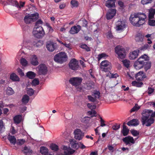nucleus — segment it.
<instances>
[{"instance_id":"1","label":"nucleus","mask_w":155,"mask_h":155,"mask_svg":"<svg viewBox=\"0 0 155 155\" xmlns=\"http://www.w3.org/2000/svg\"><path fill=\"white\" fill-rule=\"evenodd\" d=\"M141 121L142 125L145 124L147 127L150 126L154 123L155 117V110L154 112L152 110L145 109L141 113Z\"/></svg>"},{"instance_id":"2","label":"nucleus","mask_w":155,"mask_h":155,"mask_svg":"<svg viewBox=\"0 0 155 155\" xmlns=\"http://www.w3.org/2000/svg\"><path fill=\"white\" fill-rule=\"evenodd\" d=\"M147 17L144 13H135L130 15L129 20L133 26L139 27L145 24Z\"/></svg>"},{"instance_id":"3","label":"nucleus","mask_w":155,"mask_h":155,"mask_svg":"<svg viewBox=\"0 0 155 155\" xmlns=\"http://www.w3.org/2000/svg\"><path fill=\"white\" fill-rule=\"evenodd\" d=\"M149 59V58L146 54L142 55L135 62L134 65V67L137 70L142 68L145 63V61H147Z\"/></svg>"},{"instance_id":"4","label":"nucleus","mask_w":155,"mask_h":155,"mask_svg":"<svg viewBox=\"0 0 155 155\" xmlns=\"http://www.w3.org/2000/svg\"><path fill=\"white\" fill-rule=\"evenodd\" d=\"M54 59L55 62L62 64L67 60V56L65 52H61L56 54Z\"/></svg>"},{"instance_id":"5","label":"nucleus","mask_w":155,"mask_h":155,"mask_svg":"<svg viewBox=\"0 0 155 155\" xmlns=\"http://www.w3.org/2000/svg\"><path fill=\"white\" fill-rule=\"evenodd\" d=\"M38 17L39 15L37 13L32 14H28L25 17L24 20L26 24H29L35 21Z\"/></svg>"},{"instance_id":"6","label":"nucleus","mask_w":155,"mask_h":155,"mask_svg":"<svg viewBox=\"0 0 155 155\" xmlns=\"http://www.w3.org/2000/svg\"><path fill=\"white\" fill-rule=\"evenodd\" d=\"M100 64V68L102 70L105 72L109 71L112 68L111 63L107 60L102 61Z\"/></svg>"},{"instance_id":"7","label":"nucleus","mask_w":155,"mask_h":155,"mask_svg":"<svg viewBox=\"0 0 155 155\" xmlns=\"http://www.w3.org/2000/svg\"><path fill=\"white\" fill-rule=\"evenodd\" d=\"M33 34L34 36L38 38L43 37L45 35V31L42 27H39L36 29H33Z\"/></svg>"},{"instance_id":"8","label":"nucleus","mask_w":155,"mask_h":155,"mask_svg":"<svg viewBox=\"0 0 155 155\" xmlns=\"http://www.w3.org/2000/svg\"><path fill=\"white\" fill-rule=\"evenodd\" d=\"M115 52L118 55V58L121 59L124 58L126 55V52L124 48L121 46H118L115 48Z\"/></svg>"},{"instance_id":"9","label":"nucleus","mask_w":155,"mask_h":155,"mask_svg":"<svg viewBox=\"0 0 155 155\" xmlns=\"http://www.w3.org/2000/svg\"><path fill=\"white\" fill-rule=\"evenodd\" d=\"M36 71L38 74L40 75H45L47 72V68L44 64H40L37 68Z\"/></svg>"},{"instance_id":"10","label":"nucleus","mask_w":155,"mask_h":155,"mask_svg":"<svg viewBox=\"0 0 155 155\" xmlns=\"http://www.w3.org/2000/svg\"><path fill=\"white\" fill-rule=\"evenodd\" d=\"M74 137L75 139L78 140H81L84 136V133L80 129H77L74 131Z\"/></svg>"},{"instance_id":"11","label":"nucleus","mask_w":155,"mask_h":155,"mask_svg":"<svg viewBox=\"0 0 155 155\" xmlns=\"http://www.w3.org/2000/svg\"><path fill=\"white\" fill-rule=\"evenodd\" d=\"M82 81L81 78L77 77L71 78L69 81L70 83L75 87L79 85Z\"/></svg>"},{"instance_id":"12","label":"nucleus","mask_w":155,"mask_h":155,"mask_svg":"<svg viewBox=\"0 0 155 155\" xmlns=\"http://www.w3.org/2000/svg\"><path fill=\"white\" fill-rule=\"evenodd\" d=\"M116 29L117 31H122L125 28L126 24L124 21H118L116 23Z\"/></svg>"},{"instance_id":"13","label":"nucleus","mask_w":155,"mask_h":155,"mask_svg":"<svg viewBox=\"0 0 155 155\" xmlns=\"http://www.w3.org/2000/svg\"><path fill=\"white\" fill-rule=\"evenodd\" d=\"M63 149L64 150V154L62 153H58L57 155H69L72 154L75 151L71 149L69 147L66 146H63Z\"/></svg>"},{"instance_id":"14","label":"nucleus","mask_w":155,"mask_h":155,"mask_svg":"<svg viewBox=\"0 0 155 155\" xmlns=\"http://www.w3.org/2000/svg\"><path fill=\"white\" fill-rule=\"evenodd\" d=\"M122 140L126 145L129 146H130L135 143V141L133 138L130 136H128L124 138Z\"/></svg>"},{"instance_id":"15","label":"nucleus","mask_w":155,"mask_h":155,"mask_svg":"<svg viewBox=\"0 0 155 155\" xmlns=\"http://www.w3.org/2000/svg\"><path fill=\"white\" fill-rule=\"evenodd\" d=\"M69 66L73 70H77L79 68L78 61L75 59H72L69 63Z\"/></svg>"},{"instance_id":"16","label":"nucleus","mask_w":155,"mask_h":155,"mask_svg":"<svg viewBox=\"0 0 155 155\" xmlns=\"http://www.w3.org/2000/svg\"><path fill=\"white\" fill-rule=\"evenodd\" d=\"M9 4L15 6L18 8H21L23 7L25 3L24 2H21L19 4L18 2L15 0H7Z\"/></svg>"},{"instance_id":"17","label":"nucleus","mask_w":155,"mask_h":155,"mask_svg":"<svg viewBox=\"0 0 155 155\" xmlns=\"http://www.w3.org/2000/svg\"><path fill=\"white\" fill-rule=\"evenodd\" d=\"M116 14V10L114 8L110 9L108 11L106 15V18L109 20L112 18Z\"/></svg>"},{"instance_id":"18","label":"nucleus","mask_w":155,"mask_h":155,"mask_svg":"<svg viewBox=\"0 0 155 155\" xmlns=\"http://www.w3.org/2000/svg\"><path fill=\"white\" fill-rule=\"evenodd\" d=\"M29 61L33 66H36L39 64L37 57L35 55H31L30 57Z\"/></svg>"},{"instance_id":"19","label":"nucleus","mask_w":155,"mask_h":155,"mask_svg":"<svg viewBox=\"0 0 155 155\" xmlns=\"http://www.w3.org/2000/svg\"><path fill=\"white\" fill-rule=\"evenodd\" d=\"M46 48L48 51L52 52L57 48V45L53 42H48L46 45Z\"/></svg>"},{"instance_id":"20","label":"nucleus","mask_w":155,"mask_h":155,"mask_svg":"<svg viewBox=\"0 0 155 155\" xmlns=\"http://www.w3.org/2000/svg\"><path fill=\"white\" fill-rule=\"evenodd\" d=\"M81 29V26L79 25L74 26L72 27L69 31L70 34L74 35L78 33Z\"/></svg>"},{"instance_id":"21","label":"nucleus","mask_w":155,"mask_h":155,"mask_svg":"<svg viewBox=\"0 0 155 155\" xmlns=\"http://www.w3.org/2000/svg\"><path fill=\"white\" fill-rule=\"evenodd\" d=\"M136 79L138 81H140L146 78L143 72L140 71L135 75Z\"/></svg>"},{"instance_id":"22","label":"nucleus","mask_w":155,"mask_h":155,"mask_svg":"<svg viewBox=\"0 0 155 155\" xmlns=\"http://www.w3.org/2000/svg\"><path fill=\"white\" fill-rule=\"evenodd\" d=\"M70 144L72 148L77 149L79 147V145L76 140L74 139H70L69 140Z\"/></svg>"},{"instance_id":"23","label":"nucleus","mask_w":155,"mask_h":155,"mask_svg":"<svg viewBox=\"0 0 155 155\" xmlns=\"http://www.w3.org/2000/svg\"><path fill=\"white\" fill-rule=\"evenodd\" d=\"M139 51L138 50H136L130 53L129 57L130 59L134 60L138 56Z\"/></svg>"},{"instance_id":"24","label":"nucleus","mask_w":155,"mask_h":155,"mask_svg":"<svg viewBox=\"0 0 155 155\" xmlns=\"http://www.w3.org/2000/svg\"><path fill=\"white\" fill-rule=\"evenodd\" d=\"M115 1L113 0H108L106 1V6L108 8L114 7L115 6Z\"/></svg>"},{"instance_id":"25","label":"nucleus","mask_w":155,"mask_h":155,"mask_svg":"<svg viewBox=\"0 0 155 155\" xmlns=\"http://www.w3.org/2000/svg\"><path fill=\"white\" fill-rule=\"evenodd\" d=\"M139 121L137 119H133L130 120L127 123V125L129 126H137L139 125Z\"/></svg>"},{"instance_id":"26","label":"nucleus","mask_w":155,"mask_h":155,"mask_svg":"<svg viewBox=\"0 0 155 155\" xmlns=\"http://www.w3.org/2000/svg\"><path fill=\"white\" fill-rule=\"evenodd\" d=\"M10 143L13 145H15L16 143V140L14 136L8 135L7 137Z\"/></svg>"},{"instance_id":"27","label":"nucleus","mask_w":155,"mask_h":155,"mask_svg":"<svg viewBox=\"0 0 155 155\" xmlns=\"http://www.w3.org/2000/svg\"><path fill=\"white\" fill-rule=\"evenodd\" d=\"M10 78L13 81H18L20 80L19 77L15 73H12L10 75Z\"/></svg>"},{"instance_id":"28","label":"nucleus","mask_w":155,"mask_h":155,"mask_svg":"<svg viewBox=\"0 0 155 155\" xmlns=\"http://www.w3.org/2000/svg\"><path fill=\"white\" fill-rule=\"evenodd\" d=\"M155 14V9L151 8L149 10V19H153Z\"/></svg>"},{"instance_id":"29","label":"nucleus","mask_w":155,"mask_h":155,"mask_svg":"<svg viewBox=\"0 0 155 155\" xmlns=\"http://www.w3.org/2000/svg\"><path fill=\"white\" fill-rule=\"evenodd\" d=\"M43 44V41L41 40L34 41L32 43L33 46L37 47H39L41 46Z\"/></svg>"},{"instance_id":"30","label":"nucleus","mask_w":155,"mask_h":155,"mask_svg":"<svg viewBox=\"0 0 155 155\" xmlns=\"http://www.w3.org/2000/svg\"><path fill=\"white\" fill-rule=\"evenodd\" d=\"M144 36L141 34L139 33L136 35L135 39L137 42H142L143 41Z\"/></svg>"},{"instance_id":"31","label":"nucleus","mask_w":155,"mask_h":155,"mask_svg":"<svg viewBox=\"0 0 155 155\" xmlns=\"http://www.w3.org/2000/svg\"><path fill=\"white\" fill-rule=\"evenodd\" d=\"M40 152L43 155H47L48 152V150L47 148L45 147H41L40 148Z\"/></svg>"},{"instance_id":"32","label":"nucleus","mask_w":155,"mask_h":155,"mask_svg":"<svg viewBox=\"0 0 155 155\" xmlns=\"http://www.w3.org/2000/svg\"><path fill=\"white\" fill-rule=\"evenodd\" d=\"M129 132V130L128 129L126 126L124 125L123 127V129L121 131V133L124 136H126L127 135Z\"/></svg>"},{"instance_id":"33","label":"nucleus","mask_w":155,"mask_h":155,"mask_svg":"<svg viewBox=\"0 0 155 155\" xmlns=\"http://www.w3.org/2000/svg\"><path fill=\"white\" fill-rule=\"evenodd\" d=\"M43 22L41 19H39L35 23V27L33 29H35L38 28L39 27H42L41 25L43 24Z\"/></svg>"},{"instance_id":"34","label":"nucleus","mask_w":155,"mask_h":155,"mask_svg":"<svg viewBox=\"0 0 155 155\" xmlns=\"http://www.w3.org/2000/svg\"><path fill=\"white\" fill-rule=\"evenodd\" d=\"M27 76L29 78L33 79L36 76V74L31 71H29L26 73Z\"/></svg>"},{"instance_id":"35","label":"nucleus","mask_w":155,"mask_h":155,"mask_svg":"<svg viewBox=\"0 0 155 155\" xmlns=\"http://www.w3.org/2000/svg\"><path fill=\"white\" fill-rule=\"evenodd\" d=\"M14 120L15 123L18 124L19 123L21 120V116L20 115H17L15 116L14 118Z\"/></svg>"},{"instance_id":"36","label":"nucleus","mask_w":155,"mask_h":155,"mask_svg":"<svg viewBox=\"0 0 155 155\" xmlns=\"http://www.w3.org/2000/svg\"><path fill=\"white\" fill-rule=\"evenodd\" d=\"M29 98L27 94L23 96L22 98V102L23 104H26L29 101Z\"/></svg>"},{"instance_id":"37","label":"nucleus","mask_w":155,"mask_h":155,"mask_svg":"<svg viewBox=\"0 0 155 155\" xmlns=\"http://www.w3.org/2000/svg\"><path fill=\"white\" fill-rule=\"evenodd\" d=\"M23 152L27 155H29L32 153V150L29 148L25 147L22 150Z\"/></svg>"},{"instance_id":"38","label":"nucleus","mask_w":155,"mask_h":155,"mask_svg":"<svg viewBox=\"0 0 155 155\" xmlns=\"http://www.w3.org/2000/svg\"><path fill=\"white\" fill-rule=\"evenodd\" d=\"M6 94L8 95H11L14 93V91L11 87H8L6 91Z\"/></svg>"},{"instance_id":"39","label":"nucleus","mask_w":155,"mask_h":155,"mask_svg":"<svg viewBox=\"0 0 155 155\" xmlns=\"http://www.w3.org/2000/svg\"><path fill=\"white\" fill-rule=\"evenodd\" d=\"M108 57V55L105 53H102L99 54L97 57V60L99 61L102 59H105Z\"/></svg>"},{"instance_id":"40","label":"nucleus","mask_w":155,"mask_h":155,"mask_svg":"<svg viewBox=\"0 0 155 155\" xmlns=\"http://www.w3.org/2000/svg\"><path fill=\"white\" fill-rule=\"evenodd\" d=\"M100 93L99 91H94L92 94L93 96L94 97V98L96 99L97 98H99L100 97Z\"/></svg>"},{"instance_id":"41","label":"nucleus","mask_w":155,"mask_h":155,"mask_svg":"<svg viewBox=\"0 0 155 155\" xmlns=\"http://www.w3.org/2000/svg\"><path fill=\"white\" fill-rule=\"evenodd\" d=\"M28 41L26 39H24L21 44L18 46L19 48H21V49H22L23 47L25 46L28 44Z\"/></svg>"},{"instance_id":"42","label":"nucleus","mask_w":155,"mask_h":155,"mask_svg":"<svg viewBox=\"0 0 155 155\" xmlns=\"http://www.w3.org/2000/svg\"><path fill=\"white\" fill-rule=\"evenodd\" d=\"M71 4L72 7H77L78 5V2L75 0H72L71 2Z\"/></svg>"},{"instance_id":"43","label":"nucleus","mask_w":155,"mask_h":155,"mask_svg":"<svg viewBox=\"0 0 155 155\" xmlns=\"http://www.w3.org/2000/svg\"><path fill=\"white\" fill-rule=\"evenodd\" d=\"M132 85L137 87H141L143 84L142 82L138 83L136 81H133L132 82Z\"/></svg>"},{"instance_id":"44","label":"nucleus","mask_w":155,"mask_h":155,"mask_svg":"<svg viewBox=\"0 0 155 155\" xmlns=\"http://www.w3.org/2000/svg\"><path fill=\"white\" fill-rule=\"evenodd\" d=\"M5 130V127L3 125V123L2 120H0V133H2Z\"/></svg>"},{"instance_id":"45","label":"nucleus","mask_w":155,"mask_h":155,"mask_svg":"<svg viewBox=\"0 0 155 155\" xmlns=\"http://www.w3.org/2000/svg\"><path fill=\"white\" fill-rule=\"evenodd\" d=\"M148 24L150 26H155V20L153 19H149Z\"/></svg>"},{"instance_id":"46","label":"nucleus","mask_w":155,"mask_h":155,"mask_svg":"<svg viewBox=\"0 0 155 155\" xmlns=\"http://www.w3.org/2000/svg\"><path fill=\"white\" fill-rule=\"evenodd\" d=\"M27 94L30 96H31L34 93V91L31 88H27Z\"/></svg>"},{"instance_id":"47","label":"nucleus","mask_w":155,"mask_h":155,"mask_svg":"<svg viewBox=\"0 0 155 155\" xmlns=\"http://www.w3.org/2000/svg\"><path fill=\"white\" fill-rule=\"evenodd\" d=\"M106 76L107 77H109L110 78H116L118 77V75L117 73L113 74L110 73H108Z\"/></svg>"},{"instance_id":"48","label":"nucleus","mask_w":155,"mask_h":155,"mask_svg":"<svg viewBox=\"0 0 155 155\" xmlns=\"http://www.w3.org/2000/svg\"><path fill=\"white\" fill-rule=\"evenodd\" d=\"M45 25L47 28L48 29V30L49 32L50 33H51L53 31V29L52 27L50 26V24L48 23H46Z\"/></svg>"},{"instance_id":"49","label":"nucleus","mask_w":155,"mask_h":155,"mask_svg":"<svg viewBox=\"0 0 155 155\" xmlns=\"http://www.w3.org/2000/svg\"><path fill=\"white\" fill-rule=\"evenodd\" d=\"M140 107V106H138L137 104H136L134 106L131 110L130 112H133L137 111Z\"/></svg>"},{"instance_id":"50","label":"nucleus","mask_w":155,"mask_h":155,"mask_svg":"<svg viewBox=\"0 0 155 155\" xmlns=\"http://www.w3.org/2000/svg\"><path fill=\"white\" fill-rule=\"evenodd\" d=\"M51 149L54 151H57L58 149V146L56 144H52L50 146Z\"/></svg>"},{"instance_id":"51","label":"nucleus","mask_w":155,"mask_h":155,"mask_svg":"<svg viewBox=\"0 0 155 155\" xmlns=\"http://www.w3.org/2000/svg\"><path fill=\"white\" fill-rule=\"evenodd\" d=\"M21 63L24 66H26L28 65V61L25 58H22L20 61Z\"/></svg>"},{"instance_id":"52","label":"nucleus","mask_w":155,"mask_h":155,"mask_svg":"<svg viewBox=\"0 0 155 155\" xmlns=\"http://www.w3.org/2000/svg\"><path fill=\"white\" fill-rule=\"evenodd\" d=\"M130 132L132 135L134 137H138L139 134L138 131L135 130H130Z\"/></svg>"},{"instance_id":"53","label":"nucleus","mask_w":155,"mask_h":155,"mask_svg":"<svg viewBox=\"0 0 155 155\" xmlns=\"http://www.w3.org/2000/svg\"><path fill=\"white\" fill-rule=\"evenodd\" d=\"M80 22L82 26L86 27L87 26V21L85 19H83L80 20Z\"/></svg>"},{"instance_id":"54","label":"nucleus","mask_w":155,"mask_h":155,"mask_svg":"<svg viewBox=\"0 0 155 155\" xmlns=\"http://www.w3.org/2000/svg\"><path fill=\"white\" fill-rule=\"evenodd\" d=\"M122 62L124 65L127 68H128L129 67L130 64V62L129 60L125 59L123 60Z\"/></svg>"},{"instance_id":"55","label":"nucleus","mask_w":155,"mask_h":155,"mask_svg":"<svg viewBox=\"0 0 155 155\" xmlns=\"http://www.w3.org/2000/svg\"><path fill=\"white\" fill-rule=\"evenodd\" d=\"M87 106L88 108L91 110L95 109L96 107L95 104L90 103H88Z\"/></svg>"},{"instance_id":"56","label":"nucleus","mask_w":155,"mask_h":155,"mask_svg":"<svg viewBox=\"0 0 155 155\" xmlns=\"http://www.w3.org/2000/svg\"><path fill=\"white\" fill-rule=\"evenodd\" d=\"M81 47L84 49H85L87 51H90V49L86 44H83L81 45Z\"/></svg>"},{"instance_id":"57","label":"nucleus","mask_w":155,"mask_h":155,"mask_svg":"<svg viewBox=\"0 0 155 155\" xmlns=\"http://www.w3.org/2000/svg\"><path fill=\"white\" fill-rule=\"evenodd\" d=\"M26 140L24 139L18 140L17 141V143L18 145H21L24 144Z\"/></svg>"},{"instance_id":"58","label":"nucleus","mask_w":155,"mask_h":155,"mask_svg":"<svg viewBox=\"0 0 155 155\" xmlns=\"http://www.w3.org/2000/svg\"><path fill=\"white\" fill-rule=\"evenodd\" d=\"M89 120V118L88 117H85L81 119V122L84 123H87Z\"/></svg>"},{"instance_id":"59","label":"nucleus","mask_w":155,"mask_h":155,"mask_svg":"<svg viewBox=\"0 0 155 155\" xmlns=\"http://www.w3.org/2000/svg\"><path fill=\"white\" fill-rule=\"evenodd\" d=\"M88 113L91 116V117L96 116V112L94 110H91L88 111Z\"/></svg>"},{"instance_id":"60","label":"nucleus","mask_w":155,"mask_h":155,"mask_svg":"<svg viewBox=\"0 0 155 155\" xmlns=\"http://www.w3.org/2000/svg\"><path fill=\"white\" fill-rule=\"evenodd\" d=\"M152 0H141V3L143 5L151 3Z\"/></svg>"},{"instance_id":"61","label":"nucleus","mask_w":155,"mask_h":155,"mask_svg":"<svg viewBox=\"0 0 155 155\" xmlns=\"http://www.w3.org/2000/svg\"><path fill=\"white\" fill-rule=\"evenodd\" d=\"M99 117L100 119V121L101 123V126L102 127L105 126L106 125L104 124L105 121L100 115L99 116Z\"/></svg>"},{"instance_id":"62","label":"nucleus","mask_w":155,"mask_h":155,"mask_svg":"<svg viewBox=\"0 0 155 155\" xmlns=\"http://www.w3.org/2000/svg\"><path fill=\"white\" fill-rule=\"evenodd\" d=\"M39 84V81L38 80L35 79H34L32 82V84L33 86L38 85Z\"/></svg>"},{"instance_id":"63","label":"nucleus","mask_w":155,"mask_h":155,"mask_svg":"<svg viewBox=\"0 0 155 155\" xmlns=\"http://www.w3.org/2000/svg\"><path fill=\"white\" fill-rule=\"evenodd\" d=\"M151 63L150 62H147L146 64L145 65V66L144 67L145 69L146 70V71L148 70V69H150L151 66Z\"/></svg>"},{"instance_id":"64","label":"nucleus","mask_w":155,"mask_h":155,"mask_svg":"<svg viewBox=\"0 0 155 155\" xmlns=\"http://www.w3.org/2000/svg\"><path fill=\"white\" fill-rule=\"evenodd\" d=\"M87 98L89 101L91 102H94L96 101L95 98L92 97L91 95H87Z\"/></svg>"}]
</instances>
